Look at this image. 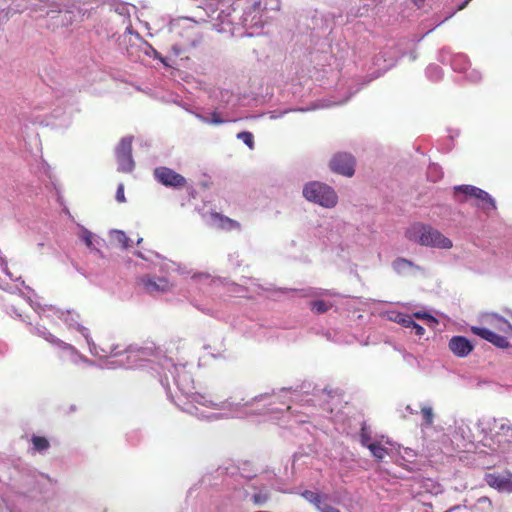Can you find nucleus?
<instances>
[{"mask_svg": "<svg viewBox=\"0 0 512 512\" xmlns=\"http://www.w3.org/2000/svg\"><path fill=\"white\" fill-rule=\"evenodd\" d=\"M406 237L422 246L441 249H449L453 246L452 241L438 230L421 223L411 225L406 231Z\"/></svg>", "mask_w": 512, "mask_h": 512, "instance_id": "f257e3e1", "label": "nucleus"}, {"mask_svg": "<svg viewBox=\"0 0 512 512\" xmlns=\"http://www.w3.org/2000/svg\"><path fill=\"white\" fill-rule=\"evenodd\" d=\"M304 197L311 202L326 208H332L337 204L338 197L332 187L321 182H310L303 188Z\"/></svg>", "mask_w": 512, "mask_h": 512, "instance_id": "f03ea898", "label": "nucleus"}, {"mask_svg": "<svg viewBox=\"0 0 512 512\" xmlns=\"http://www.w3.org/2000/svg\"><path fill=\"white\" fill-rule=\"evenodd\" d=\"M459 194L478 199L482 204L481 207L485 210L496 209V204L493 198L484 190L472 185H460L454 188V196L457 201L464 202L465 198H460Z\"/></svg>", "mask_w": 512, "mask_h": 512, "instance_id": "7ed1b4c3", "label": "nucleus"}, {"mask_svg": "<svg viewBox=\"0 0 512 512\" xmlns=\"http://www.w3.org/2000/svg\"><path fill=\"white\" fill-rule=\"evenodd\" d=\"M356 160L353 155L346 152L334 154L329 162V167L334 173L345 177H352L355 173Z\"/></svg>", "mask_w": 512, "mask_h": 512, "instance_id": "20e7f679", "label": "nucleus"}, {"mask_svg": "<svg viewBox=\"0 0 512 512\" xmlns=\"http://www.w3.org/2000/svg\"><path fill=\"white\" fill-rule=\"evenodd\" d=\"M153 174L154 178L166 187L177 189L184 187L187 183L184 176L165 166L155 168Z\"/></svg>", "mask_w": 512, "mask_h": 512, "instance_id": "39448f33", "label": "nucleus"}, {"mask_svg": "<svg viewBox=\"0 0 512 512\" xmlns=\"http://www.w3.org/2000/svg\"><path fill=\"white\" fill-rule=\"evenodd\" d=\"M116 157L118 161V170L121 172H131L134 167L132 158V139L123 138L116 148Z\"/></svg>", "mask_w": 512, "mask_h": 512, "instance_id": "423d86ee", "label": "nucleus"}, {"mask_svg": "<svg viewBox=\"0 0 512 512\" xmlns=\"http://www.w3.org/2000/svg\"><path fill=\"white\" fill-rule=\"evenodd\" d=\"M486 483L501 493H512V473L510 471L488 473Z\"/></svg>", "mask_w": 512, "mask_h": 512, "instance_id": "0eeeda50", "label": "nucleus"}, {"mask_svg": "<svg viewBox=\"0 0 512 512\" xmlns=\"http://www.w3.org/2000/svg\"><path fill=\"white\" fill-rule=\"evenodd\" d=\"M471 331L473 334L485 339L486 341L492 343L498 348H507L509 347V341L506 336L498 335L497 333L484 328V327H472Z\"/></svg>", "mask_w": 512, "mask_h": 512, "instance_id": "6e6552de", "label": "nucleus"}, {"mask_svg": "<svg viewBox=\"0 0 512 512\" xmlns=\"http://www.w3.org/2000/svg\"><path fill=\"white\" fill-rule=\"evenodd\" d=\"M450 351L457 357L464 358L468 356L472 350V343L464 336H453L448 343Z\"/></svg>", "mask_w": 512, "mask_h": 512, "instance_id": "1a4fd4ad", "label": "nucleus"}, {"mask_svg": "<svg viewBox=\"0 0 512 512\" xmlns=\"http://www.w3.org/2000/svg\"><path fill=\"white\" fill-rule=\"evenodd\" d=\"M357 437L359 443L365 448L376 441H387V436L374 431L365 421L361 423V428Z\"/></svg>", "mask_w": 512, "mask_h": 512, "instance_id": "9d476101", "label": "nucleus"}, {"mask_svg": "<svg viewBox=\"0 0 512 512\" xmlns=\"http://www.w3.org/2000/svg\"><path fill=\"white\" fill-rule=\"evenodd\" d=\"M4 486V483H2L0 486V497L5 504L6 509L9 512H20L18 504L23 505L26 501V497L10 490L3 492L2 490Z\"/></svg>", "mask_w": 512, "mask_h": 512, "instance_id": "9b49d317", "label": "nucleus"}, {"mask_svg": "<svg viewBox=\"0 0 512 512\" xmlns=\"http://www.w3.org/2000/svg\"><path fill=\"white\" fill-rule=\"evenodd\" d=\"M386 446H390L391 449H394L396 444L387 436V441H376L368 445L367 449L377 461H381L388 454V448Z\"/></svg>", "mask_w": 512, "mask_h": 512, "instance_id": "f8f14e48", "label": "nucleus"}, {"mask_svg": "<svg viewBox=\"0 0 512 512\" xmlns=\"http://www.w3.org/2000/svg\"><path fill=\"white\" fill-rule=\"evenodd\" d=\"M395 321L397 323L401 324L405 328L413 329L415 332V335H417L419 337L423 336L425 333V329L421 325L417 324L414 321L413 316L405 315V314H398L395 318Z\"/></svg>", "mask_w": 512, "mask_h": 512, "instance_id": "ddd939ff", "label": "nucleus"}, {"mask_svg": "<svg viewBox=\"0 0 512 512\" xmlns=\"http://www.w3.org/2000/svg\"><path fill=\"white\" fill-rule=\"evenodd\" d=\"M211 218L214 221H217L218 227L223 230L231 231V230H239L240 229V224L237 221H235L227 216H224L218 212H212Z\"/></svg>", "mask_w": 512, "mask_h": 512, "instance_id": "4468645a", "label": "nucleus"}, {"mask_svg": "<svg viewBox=\"0 0 512 512\" xmlns=\"http://www.w3.org/2000/svg\"><path fill=\"white\" fill-rule=\"evenodd\" d=\"M309 306H310L311 311L314 314L319 315V314H324L327 311H329L332 308L333 304L329 301L318 299V300L311 301Z\"/></svg>", "mask_w": 512, "mask_h": 512, "instance_id": "2eb2a0df", "label": "nucleus"}, {"mask_svg": "<svg viewBox=\"0 0 512 512\" xmlns=\"http://www.w3.org/2000/svg\"><path fill=\"white\" fill-rule=\"evenodd\" d=\"M406 409L410 414H418L420 411L422 416H433V410L430 406L422 405L418 402L407 405Z\"/></svg>", "mask_w": 512, "mask_h": 512, "instance_id": "dca6fc26", "label": "nucleus"}, {"mask_svg": "<svg viewBox=\"0 0 512 512\" xmlns=\"http://www.w3.org/2000/svg\"><path fill=\"white\" fill-rule=\"evenodd\" d=\"M31 442L34 452L43 453L50 447V443L45 437L33 435Z\"/></svg>", "mask_w": 512, "mask_h": 512, "instance_id": "f3484780", "label": "nucleus"}, {"mask_svg": "<svg viewBox=\"0 0 512 512\" xmlns=\"http://www.w3.org/2000/svg\"><path fill=\"white\" fill-rule=\"evenodd\" d=\"M324 393L327 395L328 403H330V404L341 403L345 398L344 392L340 391L338 389L333 390V389L326 388L324 390Z\"/></svg>", "mask_w": 512, "mask_h": 512, "instance_id": "a211bd4d", "label": "nucleus"}, {"mask_svg": "<svg viewBox=\"0 0 512 512\" xmlns=\"http://www.w3.org/2000/svg\"><path fill=\"white\" fill-rule=\"evenodd\" d=\"M301 496L308 502L313 504L315 507H317V505L319 504L320 500L323 497L322 495L310 490H304L303 492H301Z\"/></svg>", "mask_w": 512, "mask_h": 512, "instance_id": "6ab92c4d", "label": "nucleus"}, {"mask_svg": "<svg viewBox=\"0 0 512 512\" xmlns=\"http://www.w3.org/2000/svg\"><path fill=\"white\" fill-rule=\"evenodd\" d=\"M497 329L505 335H512V325L502 317L496 318Z\"/></svg>", "mask_w": 512, "mask_h": 512, "instance_id": "aec40b11", "label": "nucleus"}, {"mask_svg": "<svg viewBox=\"0 0 512 512\" xmlns=\"http://www.w3.org/2000/svg\"><path fill=\"white\" fill-rule=\"evenodd\" d=\"M316 508L320 512H340L338 508L329 504L327 498L324 496L322 497Z\"/></svg>", "mask_w": 512, "mask_h": 512, "instance_id": "412c9836", "label": "nucleus"}, {"mask_svg": "<svg viewBox=\"0 0 512 512\" xmlns=\"http://www.w3.org/2000/svg\"><path fill=\"white\" fill-rule=\"evenodd\" d=\"M238 139L242 140L249 148H253L254 140L253 134L248 131L240 132L237 135Z\"/></svg>", "mask_w": 512, "mask_h": 512, "instance_id": "4be33fe9", "label": "nucleus"}, {"mask_svg": "<svg viewBox=\"0 0 512 512\" xmlns=\"http://www.w3.org/2000/svg\"><path fill=\"white\" fill-rule=\"evenodd\" d=\"M143 283L146 290L149 292L158 291L160 289V286L152 279H145L143 280Z\"/></svg>", "mask_w": 512, "mask_h": 512, "instance_id": "5701e85b", "label": "nucleus"}, {"mask_svg": "<svg viewBox=\"0 0 512 512\" xmlns=\"http://www.w3.org/2000/svg\"><path fill=\"white\" fill-rule=\"evenodd\" d=\"M116 200L119 202V203H123L126 201L125 199V194H124V185L122 183H120L117 187V191H116Z\"/></svg>", "mask_w": 512, "mask_h": 512, "instance_id": "b1692460", "label": "nucleus"}, {"mask_svg": "<svg viewBox=\"0 0 512 512\" xmlns=\"http://www.w3.org/2000/svg\"><path fill=\"white\" fill-rule=\"evenodd\" d=\"M92 239H93V235L91 232L89 231H85L82 235V240L85 242V244L88 246V247H91L92 246Z\"/></svg>", "mask_w": 512, "mask_h": 512, "instance_id": "393cba45", "label": "nucleus"}, {"mask_svg": "<svg viewBox=\"0 0 512 512\" xmlns=\"http://www.w3.org/2000/svg\"><path fill=\"white\" fill-rule=\"evenodd\" d=\"M211 123L213 124H222L224 120L220 117V114L217 112H213L211 114Z\"/></svg>", "mask_w": 512, "mask_h": 512, "instance_id": "a878e982", "label": "nucleus"}, {"mask_svg": "<svg viewBox=\"0 0 512 512\" xmlns=\"http://www.w3.org/2000/svg\"><path fill=\"white\" fill-rule=\"evenodd\" d=\"M477 503H478V504H485V505H487V507H488V508H490V507H491V505H492L491 500H490L488 497H485V496L480 497V498L477 500Z\"/></svg>", "mask_w": 512, "mask_h": 512, "instance_id": "bb28decb", "label": "nucleus"}, {"mask_svg": "<svg viewBox=\"0 0 512 512\" xmlns=\"http://www.w3.org/2000/svg\"><path fill=\"white\" fill-rule=\"evenodd\" d=\"M404 455L408 458V460L410 461V459H413L415 456H416V453L414 450L410 449V448H404Z\"/></svg>", "mask_w": 512, "mask_h": 512, "instance_id": "cd10ccee", "label": "nucleus"}, {"mask_svg": "<svg viewBox=\"0 0 512 512\" xmlns=\"http://www.w3.org/2000/svg\"><path fill=\"white\" fill-rule=\"evenodd\" d=\"M414 317L419 318V319L427 318V319L435 321V319L432 316H430L429 314H426V313H423V314L422 313H415Z\"/></svg>", "mask_w": 512, "mask_h": 512, "instance_id": "c85d7f7f", "label": "nucleus"}, {"mask_svg": "<svg viewBox=\"0 0 512 512\" xmlns=\"http://www.w3.org/2000/svg\"><path fill=\"white\" fill-rule=\"evenodd\" d=\"M471 0H465L463 3H461L456 11H461L467 7V5L470 3Z\"/></svg>", "mask_w": 512, "mask_h": 512, "instance_id": "c756f323", "label": "nucleus"}, {"mask_svg": "<svg viewBox=\"0 0 512 512\" xmlns=\"http://www.w3.org/2000/svg\"><path fill=\"white\" fill-rule=\"evenodd\" d=\"M415 5H417L418 7H421L425 0H411Z\"/></svg>", "mask_w": 512, "mask_h": 512, "instance_id": "7c9ffc66", "label": "nucleus"}, {"mask_svg": "<svg viewBox=\"0 0 512 512\" xmlns=\"http://www.w3.org/2000/svg\"><path fill=\"white\" fill-rule=\"evenodd\" d=\"M432 419H433V418H431V417L425 418V420H426V421H425V424H424V425H425V426H429V425H431V424H432Z\"/></svg>", "mask_w": 512, "mask_h": 512, "instance_id": "2f4dec72", "label": "nucleus"}, {"mask_svg": "<svg viewBox=\"0 0 512 512\" xmlns=\"http://www.w3.org/2000/svg\"><path fill=\"white\" fill-rule=\"evenodd\" d=\"M460 508H461V505H456V506H453L452 508L446 510L445 512H452V511L460 509Z\"/></svg>", "mask_w": 512, "mask_h": 512, "instance_id": "473e14b6", "label": "nucleus"}, {"mask_svg": "<svg viewBox=\"0 0 512 512\" xmlns=\"http://www.w3.org/2000/svg\"><path fill=\"white\" fill-rule=\"evenodd\" d=\"M254 501H255V503H261L258 495H254Z\"/></svg>", "mask_w": 512, "mask_h": 512, "instance_id": "72a5a7b5", "label": "nucleus"}, {"mask_svg": "<svg viewBox=\"0 0 512 512\" xmlns=\"http://www.w3.org/2000/svg\"><path fill=\"white\" fill-rule=\"evenodd\" d=\"M455 13H456V12L451 13L449 16H447V17L445 18V20H448L449 18L453 17V15H454Z\"/></svg>", "mask_w": 512, "mask_h": 512, "instance_id": "f704fd0d", "label": "nucleus"}, {"mask_svg": "<svg viewBox=\"0 0 512 512\" xmlns=\"http://www.w3.org/2000/svg\"><path fill=\"white\" fill-rule=\"evenodd\" d=\"M325 294H327V295H336V293L331 292V291H326V293H325Z\"/></svg>", "mask_w": 512, "mask_h": 512, "instance_id": "c9c22d12", "label": "nucleus"}]
</instances>
